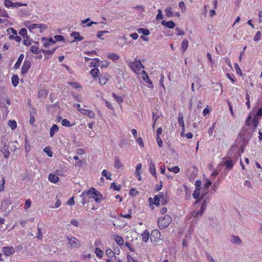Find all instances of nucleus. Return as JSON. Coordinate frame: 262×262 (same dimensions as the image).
I'll return each instance as SVG.
<instances>
[{"mask_svg": "<svg viewBox=\"0 0 262 262\" xmlns=\"http://www.w3.org/2000/svg\"><path fill=\"white\" fill-rule=\"evenodd\" d=\"M82 195L88 196L89 199L93 198L97 203L100 201L102 198L100 193L94 188H92L89 190L83 191L82 193Z\"/></svg>", "mask_w": 262, "mask_h": 262, "instance_id": "obj_1", "label": "nucleus"}, {"mask_svg": "<svg viewBox=\"0 0 262 262\" xmlns=\"http://www.w3.org/2000/svg\"><path fill=\"white\" fill-rule=\"evenodd\" d=\"M171 221V217L168 215H165L160 217L157 221L158 227L160 229H164L169 226Z\"/></svg>", "mask_w": 262, "mask_h": 262, "instance_id": "obj_2", "label": "nucleus"}, {"mask_svg": "<svg viewBox=\"0 0 262 262\" xmlns=\"http://www.w3.org/2000/svg\"><path fill=\"white\" fill-rule=\"evenodd\" d=\"M129 68L136 74H141V72L143 68V66L141 63L140 60H137L136 58L132 62H130L128 64Z\"/></svg>", "mask_w": 262, "mask_h": 262, "instance_id": "obj_3", "label": "nucleus"}, {"mask_svg": "<svg viewBox=\"0 0 262 262\" xmlns=\"http://www.w3.org/2000/svg\"><path fill=\"white\" fill-rule=\"evenodd\" d=\"M66 238L71 248H78L80 246V242L76 238L72 236H67Z\"/></svg>", "mask_w": 262, "mask_h": 262, "instance_id": "obj_4", "label": "nucleus"}, {"mask_svg": "<svg viewBox=\"0 0 262 262\" xmlns=\"http://www.w3.org/2000/svg\"><path fill=\"white\" fill-rule=\"evenodd\" d=\"M147 163L149 165V170L150 173L155 177V178H157V173L156 170L155 164L154 163V161L152 159L149 158L147 159Z\"/></svg>", "mask_w": 262, "mask_h": 262, "instance_id": "obj_5", "label": "nucleus"}, {"mask_svg": "<svg viewBox=\"0 0 262 262\" xmlns=\"http://www.w3.org/2000/svg\"><path fill=\"white\" fill-rule=\"evenodd\" d=\"M150 239L155 242H158L161 239V233L158 230H154L151 232Z\"/></svg>", "mask_w": 262, "mask_h": 262, "instance_id": "obj_6", "label": "nucleus"}, {"mask_svg": "<svg viewBox=\"0 0 262 262\" xmlns=\"http://www.w3.org/2000/svg\"><path fill=\"white\" fill-rule=\"evenodd\" d=\"M24 25L31 32H34L35 29H38L37 24H32L30 20H26L24 22Z\"/></svg>", "mask_w": 262, "mask_h": 262, "instance_id": "obj_7", "label": "nucleus"}, {"mask_svg": "<svg viewBox=\"0 0 262 262\" xmlns=\"http://www.w3.org/2000/svg\"><path fill=\"white\" fill-rule=\"evenodd\" d=\"M31 67V63L29 60H25L21 67V73L25 74L27 73L28 71Z\"/></svg>", "mask_w": 262, "mask_h": 262, "instance_id": "obj_8", "label": "nucleus"}, {"mask_svg": "<svg viewBox=\"0 0 262 262\" xmlns=\"http://www.w3.org/2000/svg\"><path fill=\"white\" fill-rule=\"evenodd\" d=\"M41 41L43 46L46 48H48L52 45L55 44L56 43V41L53 40L52 38L47 39L45 38H42Z\"/></svg>", "mask_w": 262, "mask_h": 262, "instance_id": "obj_9", "label": "nucleus"}, {"mask_svg": "<svg viewBox=\"0 0 262 262\" xmlns=\"http://www.w3.org/2000/svg\"><path fill=\"white\" fill-rule=\"evenodd\" d=\"M80 112L91 118H94L95 116V113L93 111L89 110H85L83 108V110H80Z\"/></svg>", "mask_w": 262, "mask_h": 262, "instance_id": "obj_10", "label": "nucleus"}, {"mask_svg": "<svg viewBox=\"0 0 262 262\" xmlns=\"http://www.w3.org/2000/svg\"><path fill=\"white\" fill-rule=\"evenodd\" d=\"M161 24L163 26L166 27H167L168 28H169V29H173V28H174V27L176 26L175 24L172 21L163 20L161 22Z\"/></svg>", "mask_w": 262, "mask_h": 262, "instance_id": "obj_11", "label": "nucleus"}, {"mask_svg": "<svg viewBox=\"0 0 262 262\" xmlns=\"http://www.w3.org/2000/svg\"><path fill=\"white\" fill-rule=\"evenodd\" d=\"M253 115L255 116L257 119H260L262 117V107L258 108L257 110L255 108L252 110Z\"/></svg>", "mask_w": 262, "mask_h": 262, "instance_id": "obj_12", "label": "nucleus"}, {"mask_svg": "<svg viewBox=\"0 0 262 262\" xmlns=\"http://www.w3.org/2000/svg\"><path fill=\"white\" fill-rule=\"evenodd\" d=\"M14 250L13 247H4L3 248V252L6 256H9L12 254V251Z\"/></svg>", "mask_w": 262, "mask_h": 262, "instance_id": "obj_13", "label": "nucleus"}, {"mask_svg": "<svg viewBox=\"0 0 262 262\" xmlns=\"http://www.w3.org/2000/svg\"><path fill=\"white\" fill-rule=\"evenodd\" d=\"M114 239L118 245L122 246L124 244V239L121 236L115 234L114 235Z\"/></svg>", "mask_w": 262, "mask_h": 262, "instance_id": "obj_14", "label": "nucleus"}, {"mask_svg": "<svg viewBox=\"0 0 262 262\" xmlns=\"http://www.w3.org/2000/svg\"><path fill=\"white\" fill-rule=\"evenodd\" d=\"M59 130V128L56 124H54L52 126L50 130V136L52 137L54 136L55 134L57 133Z\"/></svg>", "mask_w": 262, "mask_h": 262, "instance_id": "obj_15", "label": "nucleus"}, {"mask_svg": "<svg viewBox=\"0 0 262 262\" xmlns=\"http://www.w3.org/2000/svg\"><path fill=\"white\" fill-rule=\"evenodd\" d=\"M71 36L74 38L75 40L81 41L83 39V37L80 36L79 33L77 32H73L71 33Z\"/></svg>", "mask_w": 262, "mask_h": 262, "instance_id": "obj_16", "label": "nucleus"}, {"mask_svg": "<svg viewBox=\"0 0 262 262\" xmlns=\"http://www.w3.org/2000/svg\"><path fill=\"white\" fill-rule=\"evenodd\" d=\"M204 212V211H202V210L201 209H200V210H199L198 211H192L190 214L191 216H193L194 217L199 218V217H200L202 215Z\"/></svg>", "mask_w": 262, "mask_h": 262, "instance_id": "obj_17", "label": "nucleus"}, {"mask_svg": "<svg viewBox=\"0 0 262 262\" xmlns=\"http://www.w3.org/2000/svg\"><path fill=\"white\" fill-rule=\"evenodd\" d=\"M48 179L51 182L53 183H57L59 180L58 177L56 174H50L48 177Z\"/></svg>", "mask_w": 262, "mask_h": 262, "instance_id": "obj_18", "label": "nucleus"}, {"mask_svg": "<svg viewBox=\"0 0 262 262\" xmlns=\"http://www.w3.org/2000/svg\"><path fill=\"white\" fill-rule=\"evenodd\" d=\"M179 124L181 126L182 128H185V123L183 120V115L182 113L179 114L178 119Z\"/></svg>", "mask_w": 262, "mask_h": 262, "instance_id": "obj_19", "label": "nucleus"}, {"mask_svg": "<svg viewBox=\"0 0 262 262\" xmlns=\"http://www.w3.org/2000/svg\"><path fill=\"white\" fill-rule=\"evenodd\" d=\"M24 58V54H21L19 55V57H18V59H17V60L16 62V63H15V64H14V68L15 69H18V68H19V67H20V64H21V62H22V61H23V60Z\"/></svg>", "mask_w": 262, "mask_h": 262, "instance_id": "obj_20", "label": "nucleus"}, {"mask_svg": "<svg viewBox=\"0 0 262 262\" xmlns=\"http://www.w3.org/2000/svg\"><path fill=\"white\" fill-rule=\"evenodd\" d=\"M165 15L168 17H173L174 15V13L172 11V9L170 7H167L165 10Z\"/></svg>", "mask_w": 262, "mask_h": 262, "instance_id": "obj_21", "label": "nucleus"}, {"mask_svg": "<svg viewBox=\"0 0 262 262\" xmlns=\"http://www.w3.org/2000/svg\"><path fill=\"white\" fill-rule=\"evenodd\" d=\"M123 166L122 163L118 158L116 157L114 161V167L117 169L121 168Z\"/></svg>", "mask_w": 262, "mask_h": 262, "instance_id": "obj_22", "label": "nucleus"}, {"mask_svg": "<svg viewBox=\"0 0 262 262\" xmlns=\"http://www.w3.org/2000/svg\"><path fill=\"white\" fill-rule=\"evenodd\" d=\"M19 78L17 75H14L11 78V82L14 86H16L18 84Z\"/></svg>", "mask_w": 262, "mask_h": 262, "instance_id": "obj_23", "label": "nucleus"}, {"mask_svg": "<svg viewBox=\"0 0 262 262\" xmlns=\"http://www.w3.org/2000/svg\"><path fill=\"white\" fill-rule=\"evenodd\" d=\"M141 74L145 75V76H144L143 78L145 82L150 84H152L151 81L149 79L148 75L146 74V72L144 70H142L141 72Z\"/></svg>", "mask_w": 262, "mask_h": 262, "instance_id": "obj_24", "label": "nucleus"}, {"mask_svg": "<svg viewBox=\"0 0 262 262\" xmlns=\"http://www.w3.org/2000/svg\"><path fill=\"white\" fill-rule=\"evenodd\" d=\"M142 241L147 242L149 237V232L147 230H145L142 234Z\"/></svg>", "mask_w": 262, "mask_h": 262, "instance_id": "obj_25", "label": "nucleus"}, {"mask_svg": "<svg viewBox=\"0 0 262 262\" xmlns=\"http://www.w3.org/2000/svg\"><path fill=\"white\" fill-rule=\"evenodd\" d=\"M138 33L142 34L144 35L147 36L149 35L150 32L148 29L144 28H139L137 30Z\"/></svg>", "mask_w": 262, "mask_h": 262, "instance_id": "obj_26", "label": "nucleus"}, {"mask_svg": "<svg viewBox=\"0 0 262 262\" xmlns=\"http://www.w3.org/2000/svg\"><path fill=\"white\" fill-rule=\"evenodd\" d=\"M101 173H102V176L105 177L107 180H112L111 173L108 171H107L105 169H104L102 171Z\"/></svg>", "mask_w": 262, "mask_h": 262, "instance_id": "obj_27", "label": "nucleus"}, {"mask_svg": "<svg viewBox=\"0 0 262 262\" xmlns=\"http://www.w3.org/2000/svg\"><path fill=\"white\" fill-rule=\"evenodd\" d=\"M91 74L93 77H97L100 74L99 70L98 68L92 69L90 71Z\"/></svg>", "mask_w": 262, "mask_h": 262, "instance_id": "obj_28", "label": "nucleus"}, {"mask_svg": "<svg viewBox=\"0 0 262 262\" xmlns=\"http://www.w3.org/2000/svg\"><path fill=\"white\" fill-rule=\"evenodd\" d=\"M37 26L40 33L43 32L48 28V26L44 24H37Z\"/></svg>", "mask_w": 262, "mask_h": 262, "instance_id": "obj_29", "label": "nucleus"}, {"mask_svg": "<svg viewBox=\"0 0 262 262\" xmlns=\"http://www.w3.org/2000/svg\"><path fill=\"white\" fill-rule=\"evenodd\" d=\"M231 242L235 244H239L241 240L238 236L233 235L231 236Z\"/></svg>", "mask_w": 262, "mask_h": 262, "instance_id": "obj_30", "label": "nucleus"}, {"mask_svg": "<svg viewBox=\"0 0 262 262\" xmlns=\"http://www.w3.org/2000/svg\"><path fill=\"white\" fill-rule=\"evenodd\" d=\"M25 151L27 153H28L30 152V151L31 150V146H30V144L27 137L25 138Z\"/></svg>", "mask_w": 262, "mask_h": 262, "instance_id": "obj_31", "label": "nucleus"}, {"mask_svg": "<svg viewBox=\"0 0 262 262\" xmlns=\"http://www.w3.org/2000/svg\"><path fill=\"white\" fill-rule=\"evenodd\" d=\"M107 57L113 61L118 60L119 58V56L117 54L112 53L108 54Z\"/></svg>", "mask_w": 262, "mask_h": 262, "instance_id": "obj_32", "label": "nucleus"}, {"mask_svg": "<svg viewBox=\"0 0 262 262\" xmlns=\"http://www.w3.org/2000/svg\"><path fill=\"white\" fill-rule=\"evenodd\" d=\"M188 42L187 40H184L182 42L181 50H182L183 52H184L187 49L188 46Z\"/></svg>", "mask_w": 262, "mask_h": 262, "instance_id": "obj_33", "label": "nucleus"}, {"mask_svg": "<svg viewBox=\"0 0 262 262\" xmlns=\"http://www.w3.org/2000/svg\"><path fill=\"white\" fill-rule=\"evenodd\" d=\"M200 188L196 187L193 193V197L194 199H198L200 196Z\"/></svg>", "mask_w": 262, "mask_h": 262, "instance_id": "obj_34", "label": "nucleus"}, {"mask_svg": "<svg viewBox=\"0 0 262 262\" xmlns=\"http://www.w3.org/2000/svg\"><path fill=\"white\" fill-rule=\"evenodd\" d=\"M9 126L12 129H14L17 127V123L14 120H9L8 122Z\"/></svg>", "mask_w": 262, "mask_h": 262, "instance_id": "obj_35", "label": "nucleus"}, {"mask_svg": "<svg viewBox=\"0 0 262 262\" xmlns=\"http://www.w3.org/2000/svg\"><path fill=\"white\" fill-rule=\"evenodd\" d=\"M47 94L48 93L46 90H41L38 93V96L39 98H45Z\"/></svg>", "mask_w": 262, "mask_h": 262, "instance_id": "obj_36", "label": "nucleus"}, {"mask_svg": "<svg viewBox=\"0 0 262 262\" xmlns=\"http://www.w3.org/2000/svg\"><path fill=\"white\" fill-rule=\"evenodd\" d=\"M108 80L106 76H101L99 78V83L101 85L105 84Z\"/></svg>", "mask_w": 262, "mask_h": 262, "instance_id": "obj_37", "label": "nucleus"}, {"mask_svg": "<svg viewBox=\"0 0 262 262\" xmlns=\"http://www.w3.org/2000/svg\"><path fill=\"white\" fill-rule=\"evenodd\" d=\"M95 253H96L97 256L100 258L102 257L103 254V251L98 247L96 248Z\"/></svg>", "mask_w": 262, "mask_h": 262, "instance_id": "obj_38", "label": "nucleus"}, {"mask_svg": "<svg viewBox=\"0 0 262 262\" xmlns=\"http://www.w3.org/2000/svg\"><path fill=\"white\" fill-rule=\"evenodd\" d=\"M27 6V4H22V3H18V2H16V3L12 2V6H11V8H18L21 6Z\"/></svg>", "mask_w": 262, "mask_h": 262, "instance_id": "obj_39", "label": "nucleus"}, {"mask_svg": "<svg viewBox=\"0 0 262 262\" xmlns=\"http://www.w3.org/2000/svg\"><path fill=\"white\" fill-rule=\"evenodd\" d=\"M224 165L226 166L227 168L230 169L233 167L234 163H233L232 160H227L224 163Z\"/></svg>", "mask_w": 262, "mask_h": 262, "instance_id": "obj_40", "label": "nucleus"}, {"mask_svg": "<svg viewBox=\"0 0 262 262\" xmlns=\"http://www.w3.org/2000/svg\"><path fill=\"white\" fill-rule=\"evenodd\" d=\"M100 61V59L98 58H94L93 61L91 63V67H97L99 66V62Z\"/></svg>", "mask_w": 262, "mask_h": 262, "instance_id": "obj_41", "label": "nucleus"}, {"mask_svg": "<svg viewBox=\"0 0 262 262\" xmlns=\"http://www.w3.org/2000/svg\"><path fill=\"white\" fill-rule=\"evenodd\" d=\"M30 51L35 54H38L39 52V48L37 46L35 45L31 47Z\"/></svg>", "mask_w": 262, "mask_h": 262, "instance_id": "obj_42", "label": "nucleus"}, {"mask_svg": "<svg viewBox=\"0 0 262 262\" xmlns=\"http://www.w3.org/2000/svg\"><path fill=\"white\" fill-rule=\"evenodd\" d=\"M61 124L63 126H66V127H70L72 126V124H71L70 121L66 119H64L61 121Z\"/></svg>", "mask_w": 262, "mask_h": 262, "instance_id": "obj_43", "label": "nucleus"}, {"mask_svg": "<svg viewBox=\"0 0 262 262\" xmlns=\"http://www.w3.org/2000/svg\"><path fill=\"white\" fill-rule=\"evenodd\" d=\"M261 33L260 31H258L254 37L253 40L254 41H258L261 39Z\"/></svg>", "mask_w": 262, "mask_h": 262, "instance_id": "obj_44", "label": "nucleus"}, {"mask_svg": "<svg viewBox=\"0 0 262 262\" xmlns=\"http://www.w3.org/2000/svg\"><path fill=\"white\" fill-rule=\"evenodd\" d=\"M31 200L29 199L27 200L25 203L24 210L25 211H27L31 207Z\"/></svg>", "mask_w": 262, "mask_h": 262, "instance_id": "obj_45", "label": "nucleus"}, {"mask_svg": "<svg viewBox=\"0 0 262 262\" xmlns=\"http://www.w3.org/2000/svg\"><path fill=\"white\" fill-rule=\"evenodd\" d=\"M2 151L4 153V156L6 158H8L9 157L10 155V151L8 150V147H4L2 149Z\"/></svg>", "mask_w": 262, "mask_h": 262, "instance_id": "obj_46", "label": "nucleus"}, {"mask_svg": "<svg viewBox=\"0 0 262 262\" xmlns=\"http://www.w3.org/2000/svg\"><path fill=\"white\" fill-rule=\"evenodd\" d=\"M141 168H142V164L141 163H138L136 165L135 174L142 173L141 172Z\"/></svg>", "mask_w": 262, "mask_h": 262, "instance_id": "obj_47", "label": "nucleus"}, {"mask_svg": "<svg viewBox=\"0 0 262 262\" xmlns=\"http://www.w3.org/2000/svg\"><path fill=\"white\" fill-rule=\"evenodd\" d=\"M168 169L170 171H172V172H173L175 173H178V172H179L180 170V168L178 166H174V167H171V168H169L168 167Z\"/></svg>", "mask_w": 262, "mask_h": 262, "instance_id": "obj_48", "label": "nucleus"}, {"mask_svg": "<svg viewBox=\"0 0 262 262\" xmlns=\"http://www.w3.org/2000/svg\"><path fill=\"white\" fill-rule=\"evenodd\" d=\"M9 39L15 40L16 42H19L21 40V37L17 35H16V36L10 35L9 36Z\"/></svg>", "mask_w": 262, "mask_h": 262, "instance_id": "obj_49", "label": "nucleus"}, {"mask_svg": "<svg viewBox=\"0 0 262 262\" xmlns=\"http://www.w3.org/2000/svg\"><path fill=\"white\" fill-rule=\"evenodd\" d=\"M112 96L113 98L115 99L118 102L121 103L122 102L123 99L121 97L117 96L115 93H113Z\"/></svg>", "mask_w": 262, "mask_h": 262, "instance_id": "obj_50", "label": "nucleus"}, {"mask_svg": "<svg viewBox=\"0 0 262 262\" xmlns=\"http://www.w3.org/2000/svg\"><path fill=\"white\" fill-rule=\"evenodd\" d=\"M56 50V48H54V49H53L51 50H42V53L43 54H53V53L55 52Z\"/></svg>", "mask_w": 262, "mask_h": 262, "instance_id": "obj_51", "label": "nucleus"}, {"mask_svg": "<svg viewBox=\"0 0 262 262\" xmlns=\"http://www.w3.org/2000/svg\"><path fill=\"white\" fill-rule=\"evenodd\" d=\"M19 34L20 35L23 36V37H25L27 35V30L25 28H23L21 29L19 31Z\"/></svg>", "mask_w": 262, "mask_h": 262, "instance_id": "obj_52", "label": "nucleus"}, {"mask_svg": "<svg viewBox=\"0 0 262 262\" xmlns=\"http://www.w3.org/2000/svg\"><path fill=\"white\" fill-rule=\"evenodd\" d=\"M12 2L10 0H4V5L8 8H11Z\"/></svg>", "mask_w": 262, "mask_h": 262, "instance_id": "obj_53", "label": "nucleus"}, {"mask_svg": "<svg viewBox=\"0 0 262 262\" xmlns=\"http://www.w3.org/2000/svg\"><path fill=\"white\" fill-rule=\"evenodd\" d=\"M81 196H82L83 198V200H82V201L81 203L82 204L85 205L87 203L90 202V200H89V199L88 196L82 195V194H81Z\"/></svg>", "mask_w": 262, "mask_h": 262, "instance_id": "obj_54", "label": "nucleus"}, {"mask_svg": "<svg viewBox=\"0 0 262 262\" xmlns=\"http://www.w3.org/2000/svg\"><path fill=\"white\" fill-rule=\"evenodd\" d=\"M163 18V15L162 13V10L160 9H159L158 10V14L156 16V19H162Z\"/></svg>", "mask_w": 262, "mask_h": 262, "instance_id": "obj_55", "label": "nucleus"}, {"mask_svg": "<svg viewBox=\"0 0 262 262\" xmlns=\"http://www.w3.org/2000/svg\"><path fill=\"white\" fill-rule=\"evenodd\" d=\"M43 151L49 156V157H52V154L53 152L50 149L49 147H45L43 149Z\"/></svg>", "mask_w": 262, "mask_h": 262, "instance_id": "obj_56", "label": "nucleus"}, {"mask_svg": "<svg viewBox=\"0 0 262 262\" xmlns=\"http://www.w3.org/2000/svg\"><path fill=\"white\" fill-rule=\"evenodd\" d=\"M37 231L38 233L37 234V237L39 239H41L42 237V233H41V228L39 226L37 227Z\"/></svg>", "mask_w": 262, "mask_h": 262, "instance_id": "obj_57", "label": "nucleus"}, {"mask_svg": "<svg viewBox=\"0 0 262 262\" xmlns=\"http://www.w3.org/2000/svg\"><path fill=\"white\" fill-rule=\"evenodd\" d=\"M154 202L153 203L155 204L156 205H159L160 203V199L159 196L157 195H155L154 199Z\"/></svg>", "mask_w": 262, "mask_h": 262, "instance_id": "obj_58", "label": "nucleus"}, {"mask_svg": "<svg viewBox=\"0 0 262 262\" xmlns=\"http://www.w3.org/2000/svg\"><path fill=\"white\" fill-rule=\"evenodd\" d=\"M207 204V202L206 200H204L203 202V203L201 205V208H200V209L202 210V211H204L205 210V209L206 208Z\"/></svg>", "mask_w": 262, "mask_h": 262, "instance_id": "obj_59", "label": "nucleus"}, {"mask_svg": "<svg viewBox=\"0 0 262 262\" xmlns=\"http://www.w3.org/2000/svg\"><path fill=\"white\" fill-rule=\"evenodd\" d=\"M156 140L159 147H162L163 145L162 141L160 137L156 136Z\"/></svg>", "mask_w": 262, "mask_h": 262, "instance_id": "obj_60", "label": "nucleus"}, {"mask_svg": "<svg viewBox=\"0 0 262 262\" xmlns=\"http://www.w3.org/2000/svg\"><path fill=\"white\" fill-rule=\"evenodd\" d=\"M211 185V182L209 179H206V182L204 184V187L208 189Z\"/></svg>", "mask_w": 262, "mask_h": 262, "instance_id": "obj_61", "label": "nucleus"}, {"mask_svg": "<svg viewBox=\"0 0 262 262\" xmlns=\"http://www.w3.org/2000/svg\"><path fill=\"white\" fill-rule=\"evenodd\" d=\"M111 188L113 189L114 190L119 191L120 190V187L117 186L115 183H113L111 184Z\"/></svg>", "mask_w": 262, "mask_h": 262, "instance_id": "obj_62", "label": "nucleus"}, {"mask_svg": "<svg viewBox=\"0 0 262 262\" xmlns=\"http://www.w3.org/2000/svg\"><path fill=\"white\" fill-rule=\"evenodd\" d=\"M137 142L139 144L140 146H144V143L143 140L141 138H137L136 139Z\"/></svg>", "mask_w": 262, "mask_h": 262, "instance_id": "obj_63", "label": "nucleus"}, {"mask_svg": "<svg viewBox=\"0 0 262 262\" xmlns=\"http://www.w3.org/2000/svg\"><path fill=\"white\" fill-rule=\"evenodd\" d=\"M176 30L177 31V35L180 36V35H184V32L182 30H181L180 28H177L176 29Z\"/></svg>", "mask_w": 262, "mask_h": 262, "instance_id": "obj_64", "label": "nucleus"}]
</instances>
